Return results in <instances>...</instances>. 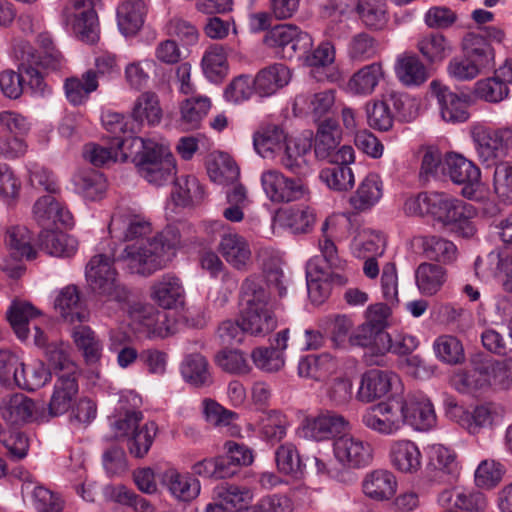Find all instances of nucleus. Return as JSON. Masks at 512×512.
Segmentation results:
<instances>
[{"label": "nucleus", "instance_id": "nucleus-31", "mask_svg": "<svg viewBox=\"0 0 512 512\" xmlns=\"http://www.w3.org/2000/svg\"><path fill=\"white\" fill-rule=\"evenodd\" d=\"M6 314L17 338L27 342L31 336L29 325L38 326L35 321L41 312L29 302L16 300L11 303Z\"/></svg>", "mask_w": 512, "mask_h": 512}, {"label": "nucleus", "instance_id": "nucleus-30", "mask_svg": "<svg viewBox=\"0 0 512 512\" xmlns=\"http://www.w3.org/2000/svg\"><path fill=\"white\" fill-rule=\"evenodd\" d=\"M291 70L282 63H274L261 69L253 80L254 90L260 96L275 94L290 82Z\"/></svg>", "mask_w": 512, "mask_h": 512}, {"label": "nucleus", "instance_id": "nucleus-45", "mask_svg": "<svg viewBox=\"0 0 512 512\" xmlns=\"http://www.w3.org/2000/svg\"><path fill=\"white\" fill-rule=\"evenodd\" d=\"M337 222L334 218H327L322 224L321 231L322 237L319 239V250L321 256L326 263V270H332V272L343 271L347 262L342 259L339 254L337 247L332 240L336 235Z\"/></svg>", "mask_w": 512, "mask_h": 512}, {"label": "nucleus", "instance_id": "nucleus-5", "mask_svg": "<svg viewBox=\"0 0 512 512\" xmlns=\"http://www.w3.org/2000/svg\"><path fill=\"white\" fill-rule=\"evenodd\" d=\"M114 254L99 253L94 255L86 265V280L92 291L110 301L126 302L129 290L118 280L114 267Z\"/></svg>", "mask_w": 512, "mask_h": 512}, {"label": "nucleus", "instance_id": "nucleus-20", "mask_svg": "<svg viewBox=\"0 0 512 512\" xmlns=\"http://www.w3.org/2000/svg\"><path fill=\"white\" fill-rule=\"evenodd\" d=\"M348 425L349 422L342 415L327 412L306 417L302 422L301 430L303 437L322 441L344 432Z\"/></svg>", "mask_w": 512, "mask_h": 512}, {"label": "nucleus", "instance_id": "nucleus-57", "mask_svg": "<svg viewBox=\"0 0 512 512\" xmlns=\"http://www.w3.org/2000/svg\"><path fill=\"white\" fill-rule=\"evenodd\" d=\"M72 338L76 347L82 352L87 364H95L100 360L102 345L90 327H75L72 331Z\"/></svg>", "mask_w": 512, "mask_h": 512}, {"label": "nucleus", "instance_id": "nucleus-23", "mask_svg": "<svg viewBox=\"0 0 512 512\" xmlns=\"http://www.w3.org/2000/svg\"><path fill=\"white\" fill-rule=\"evenodd\" d=\"M387 334H380L367 323L359 325L350 335V347L367 348L371 353L364 354L367 365H379L381 357L385 354Z\"/></svg>", "mask_w": 512, "mask_h": 512}, {"label": "nucleus", "instance_id": "nucleus-3", "mask_svg": "<svg viewBox=\"0 0 512 512\" xmlns=\"http://www.w3.org/2000/svg\"><path fill=\"white\" fill-rule=\"evenodd\" d=\"M242 310L240 319L247 334L264 337L277 327V317L270 295L256 276L247 277L241 284Z\"/></svg>", "mask_w": 512, "mask_h": 512}, {"label": "nucleus", "instance_id": "nucleus-25", "mask_svg": "<svg viewBox=\"0 0 512 512\" xmlns=\"http://www.w3.org/2000/svg\"><path fill=\"white\" fill-rule=\"evenodd\" d=\"M397 381V375L392 372L369 370L362 375L356 398L360 402L371 403L384 397Z\"/></svg>", "mask_w": 512, "mask_h": 512}, {"label": "nucleus", "instance_id": "nucleus-58", "mask_svg": "<svg viewBox=\"0 0 512 512\" xmlns=\"http://www.w3.org/2000/svg\"><path fill=\"white\" fill-rule=\"evenodd\" d=\"M120 153L124 158H127L129 155H133L134 152L133 150L118 148L113 143L109 147L97 143H88L83 147L82 152L84 159L96 167L116 162Z\"/></svg>", "mask_w": 512, "mask_h": 512}, {"label": "nucleus", "instance_id": "nucleus-35", "mask_svg": "<svg viewBox=\"0 0 512 512\" xmlns=\"http://www.w3.org/2000/svg\"><path fill=\"white\" fill-rule=\"evenodd\" d=\"M163 116L158 95L153 91L142 92L133 102L131 118L138 126L158 125Z\"/></svg>", "mask_w": 512, "mask_h": 512}, {"label": "nucleus", "instance_id": "nucleus-39", "mask_svg": "<svg viewBox=\"0 0 512 512\" xmlns=\"http://www.w3.org/2000/svg\"><path fill=\"white\" fill-rule=\"evenodd\" d=\"M55 309L69 323L84 322L88 318V312L83 307L80 292L74 285H68L60 290L55 299Z\"/></svg>", "mask_w": 512, "mask_h": 512}, {"label": "nucleus", "instance_id": "nucleus-48", "mask_svg": "<svg viewBox=\"0 0 512 512\" xmlns=\"http://www.w3.org/2000/svg\"><path fill=\"white\" fill-rule=\"evenodd\" d=\"M462 45L465 56L476 65L480 72L482 69L493 65L494 49L484 37L468 33L463 38Z\"/></svg>", "mask_w": 512, "mask_h": 512}, {"label": "nucleus", "instance_id": "nucleus-46", "mask_svg": "<svg viewBox=\"0 0 512 512\" xmlns=\"http://www.w3.org/2000/svg\"><path fill=\"white\" fill-rule=\"evenodd\" d=\"M39 247L55 257H71L78 248L76 239L63 232L44 229L39 234Z\"/></svg>", "mask_w": 512, "mask_h": 512}, {"label": "nucleus", "instance_id": "nucleus-19", "mask_svg": "<svg viewBox=\"0 0 512 512\" xmlns=\"http://www.w3.org/2000/svg\"><path fill=\"white\" fill-rule=\"evenodd\" d=\"M150 297L160 308L172 310L184 307L186 292L181 279L167 273L152 283Z\"/></svg>", "mask_w": 512, "mask_h": 512}, {"label": "nucleus", "instance_id": "nucleus-18", "mask_svg": "<svg viewBox=\"0 0 512 512\" xmlns=\"http://www.w3.org/2000/svg\"><path fill=\"white\" fill-rule=\"evenodd\" d=\"M403 415V426L408 424L416 430L424 431L436 423V414L431 401L423 395H408L396 401Z\"/></svg>", "mask_w": 512, "mask_h": 512}, {"label": "nucleus", "instance_id": "nucleus-61", "mask_svg": "<svg viewBox=\"0 0 512 512\" xmlns=\"http://www.w3.org/2000/svg\"><path fill=\"white\" fill-rule=\"evenodd\" d=\"M474 143L479 159L483 163L493 162L502 147V139L497 131L479 129L474 132Z\"/></svg>", "mask_w": 512, "mask_h": 512}, {"label": "nucleus", "instance_id": "nucleus-54", "mask_svg": "<svg viewBox=\"0 0 512 512\" xmlns=\"http://www.w3.org/2000/svg\"><path fill=\"white\" fill-rule=\"evenodd\" d=\"M205 76L212 82L221 81L228 74V61L226 49L223 45H210L205 51L202 61Z\"/></svg>", "mask_w": 512, "mask_h": 512}, {"label": "nucleus", "instance_id": "nucleus-8", "mask_svg": "<svg viewBox=\"0 0 512 512\" xmlns=\"http://www.w3.org/2000/svg\"><path fill=\"white\" fill-rule=\"evenodd\" d=\"M100 0H69L63 8L66 21L72 22L77 37L93 44L99 39V22L96 5Z\"/></svg>", "mask_w": 512, "mask_h": 512}, {"label": "nucleus", "instance_id": "nucleus-33", "mask_svg": "<svg viewBox=\"0 0 512 512\" xmlns=\"http://www.w3.org/2000/svg\"><path fill=\"white\" fill-rule=\"evenodd\" d=\"M147 9L143 0H128L116 9L117 26L124 36L137 34L144 24Z\"/></svg>", "mask_w": 512, "mask_h": 512}, {"label": "nucleus", "instance_id": "nucleus-29", "mask_svg": "<svg viewBox=\"0 0 512 512\" xmlns=\"http://www.w3.org/2000/svg\"><path fill=\"white\" fill-rule=\"evenodd\" d=\"M389 459L399 472L412 474L421 468L422 455L418 446L405 439L394 440L390 444Z\"/></svg>", "mask_w": 512, "mask_h": 512}, {"label": "nucleus", "instance_id": "nucleus-50", "mask_svg": "<svg viewBox=\"0 0 512 512\" xmlns=\"http://www.w3.org/2000/svg\"><path fill=\"white\" fill-rule=\"evenodd\" d=\"M416 48L428 64L442 62L451 52V46L446 37L437 32L420 36Z\"/></svg>", "mask_w": 512, "mask_h": 512}, {"label": "nucleus", "instance_id": "nucleus-16", "mask_svg": "<svg viewBox=\"0 0 512 512\" xmlns=\"http://www.w3.org/2000/svg\"><path fill=\"white\" fill-rule=\"evenodd\" d=\"M430 90L431 94L437 98L444 121L462 123L469 119L470 97L468 95H458L437 80L430 83Z\"/></svg>", "mask_w": 512, "mask_h": 512}, {"label": "nucleus", "instance_id": "nucleus-10", "mask_svg": "<svg viewBox=\"0 0 512 512\" xmlns=\"http://www.w3.org/2000/svg\"><path fill=\"white\" fill-rule=\"evenodd\" d=\"M261 185L266 196L274 203L298 201L309 195V188L302 179L286 177L275 169L261 174Z\"/></svg>", "mask_w": 512, "mask_h": 512}, {"label": "nucleus", "instance_id": "nucleus-56", "mask_svg": "<svg viewBox=\"0 0 512 512\" xmlns=\"http://www.w3.org/2000/svg\"><path fill=\"white\" fill-rule=\"evenodd\" d=\"M211 107L208 97L195 96L184 100L180 107L181 126L186 130L197 129Z\"/></svg>", "mask_w": 512, "mask_h": 512}, {"label": "nucleus", "instance_id": "nucleus-26", "mask_svg": "<svg viewBox=\"0 0 512 512\" xmlns=\"http://www.w3.org/2000/svg\"><path fill=\"white\" fill-rule=\"evenodd\" d=\"M33 217L45 229H50L58 223L64 226H71L73 223L72 214L52 195L43 196L35 202Z\"/></svg>", "mask_w": 512, "mask_h": 512}, {"label": "nucleus", "instance_id": "nucleus-55", "mask_svg": "<svg viewBox=\"0 0 512 512\" xmlns=\"http://www.w3.org/2000/svg\"><path fill=\"white\" fill-rule=\"evenodd\" d=\"M15 54L19 61L44 69L57 70L63 63V57L59 51L47 50L44 54H40L28 42L19 43L15 48Z\"/></svg>", "mask_w": 512, "mask_h": 512}, {"label": "nucleus", "instance_id": "nucleus-53", "mask_svg": "<svg viewBox=\"0 0 512 512\" xmlns=\"http://www.w3.org/2000/svg\"><path fill=\"white\" fill-rule=\"evenodd\" d=\"M336 370V362L329 354L307 355L298 363L300 377L323 381Z\"/></svg>", "mask_w": 512, "mask_h": 512}, {"label": "nucleus", "instance_id": "nucleus-42", "mask_svg": "<svg viewBox=\"0 0 512 512\" xmlns=\"http://www.w3.org/2000/svg\"><path fill=\"white\" fill-rule=\"evenodd\" d=\"M427 454L429 472H434V477L444 476L445 482H452L457 470L455 453L441 444H433L428 447Z\"/></svg>", "mask_w": 512, "mask_h": 512}, {"label": "nucleus", "instance_id": "nucleus-4", "mask_svg": "<svg viewBox=\"0 0 512 512\" xmlns=\"http://www.w3.org/2000/svg\"><path fill=\"white\" fill-rule=\"evenodd\" d=\"M131 147L138 173L148 183L162 186L168 183L176 173L174 157L166 147L151 139L133 138Z\"/></svg>", "mask_w": 512, "mask_h": 512}, {"label": "nucleus", "instance_id": "nucleus-1", "mask_svg": "<svg viewBox=\"0 0 512 512\" xmlns=\"http://www.w3.org/2000/svg\"><path fill=\"white\" fill-rule=\"evenodd\" d=\"M405 213L408 215H430L448 232L463 238H471L476 232L473 218L475 208L445 193H420L405 201Z\"/></svg>", "mask_w": 512, "mask_h": 512}, {"label": "nucleus", "instance_id": "nucleus-9", "mask_svg": "<svg viewBox=\"0 0 512 512\" xmlns=\"http://www.w3.org/2000/svg\"><path fill=\"white\" fill-rule=\"evenodd\" d=\"M263 42L285 59H291L297 53H305L312 46L311 36L293 24L274 26L265 34Z\"/></svg>", "mask_w": 512, "mask_h": 512}, {"label": "nucleus", "instance_id": "nucleus-63", "mask_svg": "<svg viewBox=\"0 0 512 512\" xmlns=\"http://www.w3.org/2000/svg\"><path fill=\"white\" fill-rule=\"evenodd\" d=\"M354 323L346 315H335L325 320V329L336 348L347 349L350 347V335Z\"/></svg>", "mask_w": 512, "mask_h": 512}, {"label": "nucleus", "instance_id": "nucleus-28", "mask_svg": "<svg viewBox=\"0 0 512 512\" xmlns=\"http://www.w3.org/2000/svg\"><path fill=\"white\" fill-rule=\"evenodd\" d=\"M384 76L385 72L381 62L364 65L351 75L346 83V91L354 96H369L375 91Z\"/></svg>", "mask_w": 512, "mask_h": 512}, {"label": "nucleus", "instance_id": "nucleus-22", "mask_svg": "<svg viewBox=\"0 0 512 512\" xmlns=\"http://www.w3.org/2000/svg\"><path fill=\"white\" fill-rule=\"evenodd\" d=\"M328 278L339 285L347 282L344 275L337 272L329 273L324 267L320 266L317 258L309 260L306 266V281L308 295L313 303L321 304L328 296L329 290L326 283Z\"/></svg>", "mask_w": 512, "mask_h": 512}, {"label": "nucleus", "instance_id": "nucleus-47", "mask_svg": "<svg viewBox=\"0 0 512 512\" xmlns=\"http://www.w3.org/2000/svg\"><path fill=\"white\" fill-rule=\"evenodd\" d=\"M386 246L385 237L371 228H360L351 243L352 254L358 258L382 256Z\"/></svg>", "mask_w": 512, "mask_h": 512}, {"label": "nucleus", "instance_id": "nucleus-24", "mask_svg": "<svg viewBox=\"0 0 512 512\" xmlns=\"http://www.w3.org/2000/svg\"><path fill=\"white\" fill-rule=\"evenodd\" d=\"M504 409L494 402L477 405L472 411H463L461 424L470 434L492 429L503 418Z\"/></svg>", "mask_w": 512, "mask_h": 512}, {"label": "nucleus", "instance_id": "nucleus-6", "mask_svg": "<svg viewBox=\"0 0 512 512\" xmlns=\"http://www.w3.org/2000/svg\"><path fill=\"white\" fill-rule=\"evenodd\" d=\"M341 130L333 119H326L319 123L314 152L318 159L327 160L329 163H352L354 150L349 145L339 146Z\"/></svg>", "mask_w": 512, "mask_h": 512}, {"label": "nucleus", "instance_id": "nucleus-32", "mask_svg": "<svg viewBox=\"0 0 512 512\" xmlns=\"http://www.w3.org/2000/svg\"><path fill=\"white\" fill-rule=\"evenodd\" d=\"M413 243L418 244L425 257L442 264H452L457 260V246L450 240L436 235L416 236Z\"/></svg>", "mask_w": 512, "mask_h": 512}, {"label": "nucleus", "instance_id": "nucleus-2", "mask_svg": "<svg viewBox=\"0 0 512 512\" xmlns=\"http://www.w3.org/2000/svg\"><path fill=\"white\" fill-rule=\"evenodd\" d=\"M180 245L179 229L167 226L150 240L127 245L117 260L124 262L131 273L147 276L165 267L168 251Z\"/></svg>", "mask_w": 512, "mask_h": 512}, {"label": "nucleus", "instance_id": "nucleus-12", "mask_svg": "<svg viewBox=\"0 0 512 512\" xmlns=\"http://www.w3.org/2000/svg\"><path fill=\"white\" fill-rule=\"evenodd\" d=\"M361 423L369 430L382 435L392 436L403 427V415L396 401L379 403L367 408L361 415Z\"/></svg>", "mask_w": 512, "mask_h": 512}, {"label": "nucleus", "instance_id": "nucleus-40", "mask_svg": "<svg viewBox=\"0 0 512 512\" xmlns=\"http://www.w3.org/2000/svg\"><path fill=\"white\" fill-rule=\"evenodd\" d=\"M362 488L369 498L383 501L390 499L395 494L397 480L392 472L378 469L365 476Z\"/></svg>", "mask_w": 512, "mask_h": 512}, {"label": "nucleus", "instance_id": "nucleus-15", "mask_svg": "<svg viewBox=\"0 0 512 512\" xmlns=\"http://www.w3.org/2000/svg\"><path fill=\"white\" fill-rule=\"evenodd\" d=\"M1 416L13 425L47 421L44 405L34 402L24 394H15L4 400L1 405Z\"/></svg>", "mask_w": 512, "mask_h": 512}, {"label": "nucleus", "instance_id": "nucleus-64", "mask_svg": "<svg viewBox=\"0 0 512 512\" xmlns=\"http://www.w3.org/2000/svg\"><path fill=\"white\" fill-rule=\"evenodd\" d=\"M284 225L290 229L293 234H305L312 230L316 214L310 207H292L285 210L282 214Z\"/></svg>", "mask_w": 512, "mask_h": 512}, {"label": "nucleus", "instance_id": "nucleus-36", "mask_svg": "<svg viewBox=\"0 0 512 512\" xmlns=\"http://www.w3.org/2000/svg\"><path fill=\"white\" fill-rule=\"evenodd\" d=\"M383 195V183L376 173H369L351 195L349 203L354 210L364 212L375 206Z\"/></svg>", "mask_w": 512, "mask_h": 512}, {"label": "nucleus", "instance_id": "nucleus-60", "mask_svg": "<svg viewBox=\"0 0 512 512\" xmlns=\"http://www.w3.org/2000/svg\"><path fill=\"white\" fill-rule=\"evenodd\" d=\"M356 12L362 23L374 30L382 29L387 21V11L382 0H359Z\"/></svg>", "mask_w": 512, "mask_h": 512}, {"label": "nucleus", "instance_id": "nucleus-41", "mask_svg": "<svg viewBox=\"0 0 512 512\" xmlns=\"http://www.w3.org/2000/svg\"><path fill=\"white\" fill-rule=\"evenodd\" d=\"M310 152V141L307 139H297L286 144L280 162L288 171L305 176L310 170V164L307 159Z\"/></svg>", "mask_w": 512, "mask_h": 512}, {"label": "nucleus", "instance_id": "nucleus-62", "mask_svg": "<svg viewBox=\"0 0 512 512\" xmlns=\"http://www.w3.org/2000/svg\"><path fill=\"white\" fill-rule=\"evenodd\" d=\"M335 103L333 90L321 91L312 95H299L295 99V105L306 108L315 119L325 116Z\"/></svg>", "mask_w": 512, "mask_h": 512}, {"label": "nucleus", "instance_id": "nucleus-7", "mask_svg": "<svg viewBox=\"0 0 512 512\" xmlns=\"http://www.w3.org/2000/svg\"><path fill=\"white\" fill-rule=\"evenodd\" d=\"M208 229L219 232L218 252L234 269L245 271L252 263V250L247 239L239 233L225 228L221 221H212Z\"/></svg>", "mask_w": 512, "mask_h": 512}, {"label": "nucleus", "instance_id": "nucleus-34", "mask_svg": "<svg viewBox=\"0 0 512 512\" xmlns=\"http://www.w3.org/2000/svg\"><path fill=\"white\" fill-rule=\"evenodd\" d=\"M22 492L30 495L31 504L37 512H63L65 501L60 494L26 478Z\"/></svg>", "mask_w": 512, "mask_h": 512}, {"label": "nucleus", "instance_id": "nucleus-13", "mask_svg": "<svg viewBox=\"0 0 512 512\" xmlns=\"http://www.w3.org/2000/svg\"><path fill=\"white\" fill-rule=\"evenodd\" d=\"M445 169L455 184L464 185L461 194L470 200H477L480 186V169L460 154L450 153L445 158Z\"/></svg>", "mask_w": 512, "mask_h": 512}, {"label": "nucleus", "instance_id": "nucleus-17", "mask_svg": "<svg viewBox=\"0 0 512 512\" xmlns=\"http://www.w3.org/2000/svg\"><path fill=\"white\" fill-rule=\"evenodd\" d=\"M33 343L35 346L44 350L45 356L54 370L59 371V375L65 373L66 376H78V366L70 359L69 347L62 341L49 342L46 333L37 325H34Z\"/></svg>", "mask_w": 512, "mask_h": 512}, {"label": "nucleus", "instance_id": "nucleus-59", "mask_svg": "<svg viewBox=\"0 0 512 512\" xmlns=\"http://www.w3.org/2000/svg\"><path fill=\"white\" fill-rule=\"evenodd\" d=\"M332 166L323 168L320 179L332 190L348 191L354 185V174L350 163H331Z\"/></svg>", "mask_w": 512, "mask_h": 512}, {"label": "nucleus", "instance_id": "nucleus-44", "mask_svg": "<svg viewBox=\"0 0 512 512\" xmlns=\"http://www.w3.org/2000/svg\"><path fill=\"white\" fill-rule=\"evenodd\" d=\"M254 148L263 158H273L283 151L287 142L284 130L274 124L267 125L258 130L253 137Z\"/></svg>", "mask_w": 512, "mask_h": 512}, {"label": "nucleus", "instance_id": "nucleus-38", "mask_svg": "<svg viewBox=\"0 0 512 512\" xmlns=\"http://www.w3.org/2000/svg\"><path fill=\"white\" fill-rule=\"evenodd\" d=\"M397 79L405 86H420L429 78L428 70L419 57L412 53L399 55L395 67Z\"/></svg>", "mask_w": 512, "mask_h": 512}, {"label": "nucleus", "instance_id": "nucleus-14", "mask_svg": "<svg viewBox=\"0 0 512 512\" xmlns=\"http://www.w3.org/2000/svg\"><path fill=\"white\" fill-rule=\"evenodd\" d=\"M336 460L347 468L359 469L370 465L373 448L368 443L352 435H342L333 442Z\"/></svg>", "mask_w": 512, "mask_h": 512}, {"label": "nucleus", "instance_id": "nucleus-21", "mask_svg": "<svg viewBox=\"0 0 512 512\" xmlns=\"http://www.w3.org/2000/svg\"><path fill=\"white\" fill-rule=\"evenodd\" d=\"M109 233L113 238L122 241H132L147 236L152 227L148 220L141 215L129 212H117L111 217Z\"/></svg>", "mask_w": 512, "mask_h": 512}, {"label": "nucleus", "instance_id": "nucleus-43", "mask_svg": "<svg viewBox=\"0 0 512 512\" xmlns=\"http://www.w3.org/2000/svg\"><path fill=\"white\" fill-rule=\"evenodd\" d=\"M452 385L463 394L475 395L487 390L489 387L483 360L474 362L470 368L455 373L452 377Z\"/></svg>", "mask_w": 512, "mask_h": 512}, {"label": "nucleus", "instance_id": "nucleus-52", "mask_svg": "<svg viewBox=\"0 0 512 512\" xmlns=\"http://www.w3.org/2000/svg\"><path fill=\"white\" fill-rule=\"evenodd\" d=\"M98 86L96 72L90 69L82 75L81 79L77 77L66 79L65 95L72 105H81L89 99V95L96 91Z\"/></svg>", "mask_w": 512, "mask_h": 512}, {"label": "nucleus", "instance_id": "nucleus-11", "mask_svg": "<svg viewBox=\"0 0 512 512\" xmlns=\"http://www.w3.org/2000/svg\"><path fill=\"white\" fill-rule=\"evenodd\" d=\"M128 314L132 328L149 339H162L175 332V329L167 324L166 314L152 304L134 303L130 306Z\"/></svg>", "mask_w": 512, "mask_h": 512}, {"label": "nucleus", "instance_id": "nucleus-37", "mask_svg": "<svg viewBox=\"0 0 512 512\" xmlns=\"http://www.w3.org/2000/svg\"><path fill=\"white\" fill-rule=\"evenodd\" d=\"M161 479L170 493L180 501H191L200 493L199 480L189 473L181 474L175 468H169L162 474Z\"/></svg>", "mask_w": 512, "mask_h": 512}, {"label": "nucleus", "instance_id": "nucleus-27", "mask_svg": "<svg viewBox=\"0 0 512 512\" xmlns=\"http://www.w3.org/2000/svg\"><path fill=\"white\" fill-rule=\"evenodd\" d=\"M77 378L78 376H66L65 373L58 376L46 412L47 421L50 417L65 414L71 408L78 393Z\"/></svg>", "mask_w": 512, "mask_h": 512}, {"label": "nucleus", "instance_id": "nucleus-49", "mask_svg": "<svg viewBox=\"0 0 512 512\" xmlns=\"http://www.w3.org/2000/svg\"><path fill=\"white\" fill-rule=\"evenodd\" d=\"M447 279L445 268L434 263H421L415 271L416 285L423 295L432 296L444 285Z\"/></svg>", "mask_w": 512, "mask_h": 512}, {"label": "nucleus", "instance_id": "nucleus-51", "mask_svg": "<svg viewBox=\"0 0 512 512\" xmlns=\"http://www.w3.org/2000/svg\"><path fill=\"white\" fill-rule=\"evenodd\" d=\"M184 380L194 387H205L212 383V376L206 358L198 353L189 354L181 364Z\"/></svg>", "mask_w": 512, "mask_h": 512}]
</instances>
